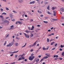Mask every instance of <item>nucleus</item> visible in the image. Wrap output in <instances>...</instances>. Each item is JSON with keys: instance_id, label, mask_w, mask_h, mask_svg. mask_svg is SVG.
I'll list each match as a JSON object with an SVG mask.
<instances>
[{"instance_id": "63", "label": "nucleus", "mask_w": 64, "mask_h": 64, "mask_svg": "<svg viewBox=\"0 0 64 64\" xmlns=\"http://www.w3.org/2000/svg\"><path fill=\"white\" fill-rule=\"evenodd\" d=\"M52 40H54L52 39V38L51 39V40H50V42H51L52 41Z\"/></svg>"}, {"instance_id": "16", "label": "nucleus", "mask_w": 64, "mask_h": 64, "mask_svg": "<svg viewBox=\"0 0 64 64\" xmlns=\"http://www.w3.org/2000/svg\"><path fill=\"white\" fill-rule=\"evenodd\" d=\"M10 15L11 18H13V17L12 16V14H10Z\"/></svg>"}, {"instance_id": "3", "label": "nucleus", "mask_w": 64, "mask_h": 64, "mask_svg": "<svg viewBox=\"0 0 64 64\" xmlns=\"http://www.w3.org/2000/svg\"><path fill=\"white\" fill-rule=\"evenodd\" d=\"M14 44L13 43V42H12L11 43H10L9 44H8L7 45V47H9V46H12Z\"/></svg>"}, {"instance_id": "5", "label": "nucleus", "mask_w": 64, "mask_h": 64, "mask_svg": "<svg viewBox=\"0 0 64 64\" xmlns=\"http://www.w3.org/2000/svg\"><path fill=\"white\" fill-rule=\"evenodd\" d=\"M24 34L26 38H29V35L26 34L25 33H24Z\"/></svg>"}, {"instance_id": "28", "label": "nucleus", "mask_w": 64, "mask_h": 64, "mask_svg": "<svg viewBox=\"0 0 64 64\" xmlns=\"http://www.w3.org/2000/svg\"><path fill=\"white\" fill-rule=\"evenodd\" d=\"M39 61V59H38L36 60V63H38V62Z\"/></svg>"}, {"instance_id": "61", "label": "nucleus", "mask_w": 64, "mask_h": 64, "mask_svg": "<svg viewBox=\"0 0 64 64\" xmlns=\"http://www.w3.org/2000/svg\"><path fill=\"white\" fill-rule=\"evenodd\" d=\"M18 56H17V55H15L16 58H17V57Z\"/></svg>"}, {"instance_id": "13", "label": "nucleus", "mask_w": 64, "mask_h": 64, "mask_svg": "<svg viewBox=\"0 0 64 64\" xmlns=\"http://www.w3.org/2000/svg\"><path fill=\"white\" fill-rule=\"evenodd\" d=\"M6 22L8 23L9 22L8 21V20H4V23H6Z\"/></svg>"}, {"instance_id": "19", "label": "nucleus", "mask_w": 64, "mask_h": 64, "mask_svg": "<svg viewBox=\"0 0 64 64\" xmlns=\"http://www.w3.org/2000/svg\"><path fill=\"white\" fill-rule=\"evenodd\" d=\"M52 20H54V21H57L58 20L57 19H53V18H51Z\"/></svg>"}, {"instance_id": "34", "label": "nucleus", "mask_w": 64, "mask_h": 64, "mask_svg": "<svg viewBox=\"0 0 64 64\" xmlns=\"http://www.w3.org/2000/svg\"><path fill=\"white\" fill-rule=\"evenodd\" d=\"M43 22L44 23H48V22L46 21H44Z\"/></svg>"}, {"instance_id": "7", "label": "nucleus", "mask_w": 64, "mask_h": 64, "mask_svg": "<svg viewBox=\"0 0 64 64\" xmlns=\"http://www.w3.org/2000/svg\"><path fill=\"white\" fill-rule=\"evenodd\" d=\"M18 1L20 3H23L24 1L23 0H18Z\"/></svg>"}, {"instance_id": "23", "label": "nucleus", "mask_w": 64, "mask_h": 64, "mask_svg": "<svg viewBox=\"0 0 64 64\" xmlns=\"http://www.w3.org/2000/svg\"><path fill=\"white\" fill-rule=\"evenodd\" d=\"M42 50H46V48H45V46L44 47L42 48Z\"/></svg>"}, {"instance_id": "35", "label": "nucleus", "mask_w": 64, "mask_h": 64, "mask_svg": "<svg viewBox=\"0 0 64 64\" xmlns=\"http://www.w3.org/2000/svg\"><path fill=\"white\" fill-rule=\"evenodd\" d=\"M52 10H54V9H55V8L54 7H52Z\"/></svg>"}, {"instance_id": "45", "label": "nucleus", "mask_w": 64, "mask_h": 64, "mask_svg": "<svg viewBox=\"0 0 64 64\" xmlns=\"http://www.w3.org/2000/svg\"><path fill=\"white\" fill-rule=\"evenodd\" d=\"M48 36H51V34H48Z\"/></svg>"}, {"instance_id": "41", "label": "nucleus", "mask_w": 64, "mask_h": 64, "mask_svg": "<svg viewBox=\"0 0 64 64\" xmlns=\"http://www.w3.org/2000/svg\"><path fill=\"white\" fill-rule=\"evenodd\" d=\"M57 44H56L54 46V47H56V46H57Z\"/></svg>"}, {"instance_id": "27", "label": "nucleus", "mask_w": 64, "mask_h": 64, "mask_svg": "<svg viewBox=\"0 0 64 64\" xmlns=\"http://www.w3.org/2000/svg\"><path fill=\"white\" fill-rule=\"evenodd\" d=\"M12 12H14V13H17V12H16L15 10H13Z\"/></svg>"}, {"instance_id": "37", "label": "nucleus", "mask_w": 64, "mask_h": 64, "mask_svg": "<svg viewBox=\"0 0 64 64\" xmlns=\"http://www.w3.org/2000/svg\"><path fill=\"white\" fill-rule=\"evenodd\" d=\"M0 11L2 12L3 11V10L2 9V8H1L0 9Z\"/></svg>"}, {"instance_id": "38", "label": "nucleus", "mask_w": 64, "mask_h": 64, "mask_svg": "<svg viewBox=\"0 0 64 64\" xmlns=\"http://www.w3.org/2000/svg\"><path fill=\"white\" fill-rule=\"evenodd\" d=\"M33 20L32 19H31L30 20V22H33Z\"/></svg>"}, {"instance_id": "18", "label": "nucleus", "mask_w": 64, "mask_h": 64, "mask_svg": "<svg viewBox=\"0 0 64 64\" xmlns=\"http://www.w3.org/2000/svg\"><path fill=\"white\" fill-rule=\"evenodd\" d=\"M0 17H1V18L2 19H4V18H3V16H0Z\"/></svg>"}, {"instance_id": "43", "label": "nucleus", "mask_w": 64, "mask_h": 64, "mask_svg": "<svg viewBox=\"0 0 64 64\" xmlns=\"http://www.w3.org/2000/svg\"><path fill=\"white\" fill-rule=\"evenodd\" d=\"M2 21L3 22H4V21H5V20H4V19H2Z\"/></svg>"}, {"instance_id": "50", "label": "nucleus", "mask_w": 64, "mask_h": 64, "mask_svg": "<svg viewBox=\"0 0 64 64\" xmlns=\"http://www.w3.org/2000/svg\"><path fill=\"white\" fill-rule=\"evenodd\" d=\"M33 50L32 49L31 50H30V51L31 52H33Z\"/></svg>"}, {"instance_id": "25", "label": "nucleus", "mask_w": 64, "mask_h": 64, "mask_svg": "<svg viewBox=\"0 0 64 64\" xmlns=\"http://www.w3.org/2000/svg\"><path fill=\"white\" fill-rule=\"evenodd\" d=\"M47 42H49V38H47Z\"/></svg>"}, {"instance_id": "2", "label": "nucleus", "mask_w": 64, "mask_h": 64, "mask_svg": "<svg viewBox=\"0 0 64 64\" xmlns=\"http://www.w3.org/2000/svg\"><path fill=\"white\" fill-rule=\"evenodd\" d=\"M37 42V43H38V41L37 40L36 42H35V43H34V44H33L32 45H30V46H28V47L29 48H31L32 47H33L34 46H35L36 45V42Z\"/></svg>"}, {"instance_id": "51", "label": "nucleus", "mask_w": 64, "mask_h": 64, "mask_svg": "<svg viewBox=\"0 0 64 64\" xmlns=\"http://www.w3.org/2000/svg\"><path fill=\"white\" fill-rule=\"evenodd\" d=\"M61 18H62V19H64V17L62 16Z\"/></svg>"}, {"instance_id": "12", "label": "nucleus", "mask_w": 64, "mask_h": 64, "mask_svg": "<svg viewBox=\"0 0 64 64\" xmlns=\"http://www.w3.org/2000/svg\"><path fill=\"white\" fill-rule=\"evenodd\" d=\"M22 60V58L20 57L18 58V61H20V60Z\"/></svg>"}, {"instance_id": "40", "label": "nucleus", "mask_w": 64, "mask_h": 64, "mask_svg": "<svg viewBox=\"0 0 64 64\" xmlns=\"http://www.w3.org/2000/svg\"><path fill=\"white\" fill-rule=\"evenodd\" d=\"M24 55H25V54H23L22 55V57H24Z\"/></svg>"}, {"instance_id": "47", "label": "nucleus", "mask_w": 64, "mask_h": 64, "mask_svg": "<svg viewBox=\"0 0 64 64\" xmlns=\"http://www.w3.org/2000/svg\"><path fill=\"white\" fill-rule=\"evenodd\" d=\"M39 58H40L41 57V55H39L38 56Z\"/></svg>"}, {"instance_id": "48", "label": "nucleus", "mask_w": 64, "mask_h": 64, "mask_svg": "<svg viewBox=\"0 0 64 64\" xmlns=\"http://www.w3.org/2000/svg\"><path fill=\"white\" fill-rule=\"evenodd\" d=\"M48 32H51V30H48Z\"/></svg>"}, {"instance_id": "11", "label": "nucleus", "mask_w": 64, "mask_h": 64, "mask_svg": "<svg viewBox=\"0 0 64 64\" xmlns=\"http://www.w3.org/2000/svg\"><path fill=\"white\" fill-rule=\"evenodd\" d=\"M60 10V11H62V12H64V8H61Z\"/></svg>"}, {"instance_id": "14", "label": "nucleus", "mask_w": 64, "mask_h": 64, "mask_svg": "<svg viewBox=\"0 0 64 64\" xmlns=\"http://www.w3.org/2000/svg\"><path fill=\"white\" fill-rule=\"evenodd\" d=\"M25 32H26V33H30V31L28 30H26L25 31Z\"/></svg>"}, {"instance_id": "10", "label": "nucleus", "mask_w": 64, "mask_h": 64, "mask_svg": "<svg viewBox=\"0 0 64 64\" xmlns=\"http://www.w3.org/2000/svg\"><path fill=\"white\" fill-rule=\"evenodd\" d=\"M44 2V4L45 5H47L49 4V3H48V2H47L45 1V2Z\"/></svg>"}, {"instance_id": "60", "label": "nucleus", "mask_w": 64, "mask_h": 64, "mask_svg": "<svg viewBox=\"0 0 64 64\" xmlns=\"http://www.w3.org/2000/svg\"><path fill=\"white\" fill-rule=\"evenodd\" d=\"M10 56H13V54H12L10 55Z\"/></svg>"}, {"instance_id": "33", "label": "nucleus", "mask_w": 64, "mask_h": 64, "mask_svg": "<svg viewBox=\"0 0 64 64\" xmlns=\"http://www.w3.org/2000/svg\"><path fill=\"white\" fill-rule=\"evenodd\" d=\"M2 1H4V2H6V0H1Z\"/></svg>"}, {"instance_id": "8", "label": "nucleus", "mask_w": 64, "mask_h": 64, "mask_svg": "<svg viewBox=\"0 0 64 64\" xmlns=\"http://www.w3.org/2000/svg\"><path fill=\"white\" fill-rule=\"evenodd\" d=\"M18 23H19V24H21V22H20L19 21H18V22H16V24H18Z\"/></svg>"}, {"instance_id": "20", "label": "nucleus", "mask_w": 64, "mask_h": 64, "mask_svg": "<svg viewBox=\"0 0 64 64\" xmlns=\"http://www.w3.org/2000/svg\"><path fill=\"white\" fill-rule=\"evenodd\" d=\"M6 14H7L5 12H3L2 14V15H6Z\"/></svg>"}, {"instance_id": "62", "label": "nucleus", "mask_w": 64, "mask_h": 64, "mask_svg": "<svg viewBox=\"0 0 64 64\" xmlns=\"http://www.w3.org/2000/svg\"><path fill=\"white\" fill-rule=\"evenodd\" d=\"M15 20L14 19H13L12 20V21H15Z\"/></svg>"}, {"instance_id": "29", "label": "nucleus", "mask_w": 64, "mask_h": 64, "mask_svg": "<svg viewBox=\"0 0 64 64\" xmlns=\"http://www.w3.org/2000/svg\"><path fill=\"white\" fill-rule=\"evenodd\" d=\"M13 26H13V25H12V26H11L10 27V28H10V29H12V28H13Z\"/></svg>"}, {"instance_id": "39", "label": "nucleus", "mask_w": 64, "mask_h": 64, "mask_svg": "<svg viewBox=\"0 0 64 64\" xmlns=\"http://www.w3.org/2000/svg\"><path fill=\"white\" fill-rule=\"evenodd\" d=\"M6 8V10H9V9H8V8Z\"/></svg>"}, {"instance_id": "32", "label": "nucleus", "mask_w": 64, "mask_h": 64, "mask_svg": "<svg viewBox=\"0 0 64 64\" xmlns=\"http://www.w3.org/2000/svg\"><path fill=\"white\" fill-rule=\"evenodd\" d=\"M9 36V34H7L6 36V38H7V37H8Z\"/></svg>"}, {"instance_id": "54", "label": "nucleus", "mask_w": 64, "mask_h": 64, "mask_svg": "<svg viewBox=\"0 0 64 64\" xmlns=\"http://www.w3.org/2000/svg\"><path fill=\"white\" fill-rule=\"evenodd\" d=\"M60 51H61L62 50V48H60Z\"/></svg>"}, {"instance_id": "53", "label": "nucleus", "mask_w": 64, "mask_h": 64, "mask_svg": "<svg viewBox=\"0 0 64 64\" xmlns=\"http://www.w3.org/2000/svg\"><path fill=\"white\" fill-rule=\"evenodd\" d=\"M15 64V62H14L12 64Z\"/></svg>"}, {"instance_id": "22", "label": "nucleus", "mask_w": 64, "mask_h": 64, "mask_svg": "<svg viewBox=\"0 0 64 64\" xmlns=\"http://www.w3.org/2000/svg\"><path fill=\"white\" fill-rule=\"evenodd\" d=\"M53 12L54 13V16H56V12H55L54 11H53Z\"/></svg>"}, {"instance_id": "9", "label": "nucleus", "mask_w": 64, "mask_h": 64, "mask_svg": "<svg viewBox=\"0 0 64 64\" xmlns=\"http://www.w3.org/2000/svg\"><path fill=\"white\" fill-rule=\"evenodd\" d=\"M35 1H32L31 2H30V4H34V3H35Z\"/></svg>"}, {"instance_id": "52", "label": "nucleus", "mask_w": 64, "mask_h": 64, "mask_svg": "<svg viewBox=\"0 0 64 64\" xmlns=\"http://www.w3.org/2000/svg\"><path fill=\"white\" fill-rule=\"evenodd\" d=\"M55 49H56V48H53L52 49V50H55Z\"/></svg>"}, {"instance_id": "42", "label": "nucleus", "mask_w": 64, "mask_h": 64, "mask_svg": "<svg viewBox=\"0 0 64 64\" xmlns=\"http://www.w3.org/2000/svg\"><path fill=\"white\" fill-rule=\"evenodd\" d=\"M64 54V52H63L62 53V56H63Z\"/></svg>"}, {"instance_id": "17", "label": "nucleus", "mask_w": 64, "mask_h": 64, "mask_svg": "<svg viewBox=\"0 0 64 64\" xmlns=\"http://www.w3.org/2000/svg\"><path fill=\"white\" fill-rule=\"evenodd\" d=\"M34 26H32V28L30 29L31 30H32L34 29Z\"/></svg>"}, {"instance_id": "55", "label": "nucleus", "mask_w": 64, "mask_h": 64, "mask_svg": "<svg viewBox=\"0 0 64 64\" xmlns=\"http://www.w3.org/2000/svg\"><path fill=\"white\" fill-rule=\"evenodd\" d=\"M20 20H24L23 19H21L20 18Z\"/></svg>"}, {"instance_id": "31", "label": "nucleus", "mask_w": 64, "mask_h": 64, "mask_svg": "<svg viewBox=\"0 0 64 64\" xmlns=\"http://www.w3.org/2000/svg\"><path fill=\"white\" fill-rule=\"evenodd\" d=\"M38 13H42V12L41 11H39V10H38Z\"/></svg>"}, {"instance_id": "26", "label": "nucleus", "mask_w": 64, "mask_h": 64, "mask_svg": "<svg viewBox=\"0 0 64 64\" xmlns=\"http://www.w3.org/2000/svg\"><path fill=\"white\" fill-rule=\"evenodd\" d=\"M50 7L49 6H48V7H47V9H48V10H50V9H49V8Z\"/></svg>"}, {"instance_id": "58", "label": "nucleus", "mask_w": 64, "mask_h": 64, "mask_svg": "<svg viewBox=\"0 0 64 64\" xmlns=\"http://www.w3.org/2000/svg\"><path fill=\"white\" fill-rule=\"evenodd\" d=\"M36 32H38V30H36Z\"/></svg>"}, {"instance_id": "30", "label": "nucleus", "mask_w": 64, "mask_h": 64, "mask_svg": "<svg viewBox=\"0 0 64 64\" xmlns=\"http://www.w3.org/2000/svg\"><path fill=\"white\" fill-rule=\"evenodd\" d=\"M26 43L25 44L24 46H22V48H23V47H25V46H26Z\"/></svg>"}, {"instance_id": "64", "label": "nucleus", "mask_w": 64, "mask_h": 64, "mask_svg": "<svg viewBox=\"0 0 64 64\" xmlns=\"http://www.w3.org/2000/svg\"><path fill=\"white\" fill-rule=\"evenodd\" d=\"M59 59H60V60H62V59H63V58H59Z\"/></svg>"}, {"instance_id": "46", "label": "nucleus", "mask_w": 64, "mask_h": 64, "mask_svg": "<svg viewBox=\"0 0 64 64\" xmlns=\"http://www.w3.org/2000/svg\"><path fill=\"white\" fill-rule=\"evenodd\" d=\"M16 39H19V38H18L17 37H16Z\"/></svg>"}, {"instance_id": "15", "label": "nucleus", "mask_w": 64, "mask_h": 64, "mask_svg": "<svg viewBox=\"0 0 64 64\" xmlns=\"http://www.w3.org/2000/svg\"><path fill=\"white\" fill-rule=\"evenodd\" d=\"M15 45L16 46H18L19 44H18V43H15Z\"/></svg>"}, {"instance_id": "49", "label": "nucleus", "mask_w": 64, "mask_h": 64, "mask_svg": "<svg viewBox=\"0 0 64 64\" xmlns=\"http://www.w3.org/2000/svg\"><path fill=\"white\" fill-rule=\"evenodd\" d=\"M60 47H61V48H63V45H60Z\"/></svg>"}, {"instance_id": "57", "label": "nucleus", "mask_w": 64, "mask_h": 64, "mask_svg": "<svg viewBox=\"0 0 64 64\" xmlns=\"http://www.w3.org/2000/svg\"><path fill=\"white\" fill-rule=\"evenodd\" d=\"M9 18V17H7L6 18V19H8Z\"/></svg>"}, {"instance_id": "44", "label": "nucleus", "mask_w": 64, "mask_h": 64, "mask_svg": "<svg viewBox=\"0 0 64 64\" xmlns=\"http://www.w3.org/2000/svg\"><path fill=\"white\" fill-rule=\"evenodd\" d=\"M18 57H21V58H22V55H19Z\"/></svg>"}, {"instance_id": "1", "label": "nucleus", "mask_w": 64, "mask_h": 64, "mask_svg": "<svg viewBox=\"0 0 64 64\" xmlns=\"http://www.w3.org/2000/svg\"><path fill=\"white\" fill-rule=\"evenodd\" d=\"M34 55L33 54H31V56H30L29 58V60H30V61H32L33 59H34V58H35L34 56H33Z\"/></svg>"}, {"instance_id": "21", "label": "nucleus", "mask_w": 64, "mask_h": 64, "mask_svg": "<svg viewBox=\"0 0 64 64\" xmlns=\"http://www.w3.org/2000/svg\"><path fill=\"white\" fill-rule=\"evenodd\" d=\"M55 43V42H53L51 43L50 44L51 45H53V44H54Z\"/></svg>"}, {"instance_id": "4", "label": "nucleus", "mask_w": 64, "mask_h": 64, "mask_svg": "<svg viewBox=\"0 0 64 64\" xmlns=\"http://www.w3.org/2000/svg\"><path fill=\"white\" fill-rule=\"evenodd\" d=\"M48 58V57H47V56L44 57L43 58L40 60V62H41V61H43V60L44 59H47Z\"/></svg>"}, {"instance_id": "6", "label": "nucleus", "mask_w": 64, "mask_h": 64, "mask_svg": "<svg viewBox=\"0 0 64 64\" xmlns=\"http://www.w3.org/2000/svg\"><path fill=\"white\" fill-rule=\"evenodd\" d=\"M18 51H19L18 50L16 52V51H14L12 52H9V53H12V54H14V53H17V52H18Z\"/></svg>"}, {"instance_id": "24", "label": "nucleus", "mask_w": 64, "mask_h": 64, "mask_svg": "<svg viewBox=\"0 0 64 64\" xmlns=\"http://www.w3.org/2000/svg\"><path fill=\"white\" fill-rule=\"evenodd\" d=\"M33 36V34H31L30 35V37L31 38Z\"/></svg>"}, {"instance_id": "59", "label": "nucleus", "mask_w": 64, "mask_h": 64, "mask_svg": "<svg viewBox=\"0 0 64 64\" xmlns=\"http://www.w3.org/2000/svg\"><path fill=\"white\" fill-rule=\"evenodd\" d=\"M40 17H43V15H42V14H41L40 16Z\"/></svg>"}, {"instance_id": "36", "label": "nucleus", "mask_w": 64, "mask_h": 64, "mask_svg": "<svg viewBox=\"0 0 64 64\" xmlns=\"http://www.w3.org/2000/svg\"><path fill=\"white\" fill-rule=\"evenodd\" d=\"M48 14H51V12L49 11L48 12Z\"/></svg>"}, {"instance_id": "56", "label": "nucleus", "mask_w": 64, "mask_h": 64, "mask_svg": "<svg viewBox=\"0 0 64 64\" xmlns=\"http://www.w3.org/2000/svg\"><path fill=\"white\" fill-rule=\"evenodd\" d=\"M22 59H25V58L22 57Z\"/></svg>"}]
</instances>
